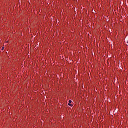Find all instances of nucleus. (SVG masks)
<instances>
[{
    "mask_svg": "<svg viewBox=\"0 0 128 128\" xmlns=\"http://www.w3.org/2000/svg\"><path fill=\"white\" fill-rule=\"evenodd\" d=\"M4 47H2V50H4Z\"/></svg>",
    "mask_w": 128,
    "mask_h": 128,
    "instance_id": "obj_2",
    "label": "nucleus"
},
{
    "mask_svg": "<svg viewBox=\"0 0 128 128\" xmlns=\"http://www.w3.org/2000/svg\"><path fill=\"white\" fill-rule=\"evenodd\" d=\"M72 101L71 100H70L68 102L69 103L68 104V105L70 106H72V104H72Z\"/></svg>",
    "mask_w": 128,
    "mask_h": 128,
    "instance_id": "obj_1",
    "label": "nucleus"
}]
</instances>
